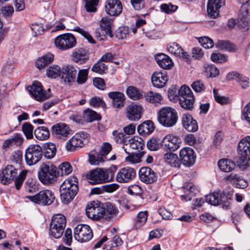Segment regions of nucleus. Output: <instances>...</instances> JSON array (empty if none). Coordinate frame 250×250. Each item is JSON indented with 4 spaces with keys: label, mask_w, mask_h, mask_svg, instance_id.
Listing matches in <instances>:
<instances>
[{
    "label": "nucleus",
    "mask_w": 250,
    "mask_h": 250,
    "mask_svg": "<svg viewBox=\"0 0 250 250\" xmlns=\"http://www.w3.org/2000/svg\"><path fill=\"white\" fill-rule=\"evenodd\" d=\"M61 175H67L72 171V167L68 162L62 163L59 167Z\"/></svg>",
    "instance_id": "62"
},
{
    "label": "nucleus",
    "mask_w": 250,
    "mask_h": 250,
    "mask_svg": "<svg viewBox=\"0 0 250 250\" xmlns=\"http://www.w3.org/2000/svg\"><path fill=\"white\" fill-rule=\"evenodd\" d=\"M226 181H229L236 188L244 189L248 186V182L240 175L231 174L225 178Z\"/></svg>",
    "instance_id": "29"
},
{
    "label": "nucleus",
    "mask_w": 250,
    "mask_h": 250,
    "mask_svg": "<svg viewBox=\"0 0 250 250\" xmlns=\"http://www.w3.org/2000/svg\"><path fill=\"white\" fill-rule=\"evenodd\" d=\"M143 112L142 105L132 104L126 108V116L130 121H138L141 119Z\"/></svg>",
    "instance_id": "24"
},
{
    "label": "nucleus",
    "mask_w": 250,
    "mask_h": 250,
    "mask_svg": "<svg viewBox=\"0 0 250 250\" xmlns=\"http://www.w3.org/2000/svg\"><path fill=\"white\" fill-rule=\"evenodd\" d=\"M27 89L32 97L38 101H44L52 96L51 94L43 89L42 83L38 81H34L32 85L27 86Z\"/></svg>",
    "instance_id": "11"
},
{
    "label": "nucleus",
    "mask_w": 250,
    "mask_h": 250,
    "mask_svg": "<svg viewBox=\"0 0 250 250\" xmlns=\"http://www.w3.org/2000/svg\"><path fill=\"white\" fill-rule=\"evenodd\" d=\"M164 159L165 162L170 166L176 168H179L180 167V160L176 154L171 152L167 153L164 155Z\"/></svg>",
    "instance_id": "40"
},
{
    "label": "nucleus",
    "mask_w": 250,
    "mask_h": 250,
    "mask_svg": "<svg viewBox=\"0 0 250 250\" xmlns=\"http://www.w3.org/2000/svg\"><path fill=\"white\" fill-rule=\"evenodd\" d=\"M35 137L40 140H45L50 136V131L45 126H40L35 129L34 132Z\"/></svg>",
    "instance_id": "42"
},
{
    "label": "nucleus",
    "mask_w": 250,
    "mask_h": 250,
    "mask_svg": "<svg viewBox=\"0 0 250 250\" xmlns=\"http://www.w3.org/2000/svg\"><path fill=\"white\" fill-rule=\"evenodd\" d=\"M151 79L154 87L162 88L166 85L168 81L167 72L165 70L155 71L152 75Z\"/></svg>",
    "instance_id": "23"
},
{
    "label": "nucleus",
    "mask_w": 250,
    "mask_h": 250,
    "mask_svg": "<svg viewBox=\"0 0 250 250\" xmlns=\"http://www.w3.org/2000/svg\"><path fill=\"white\" fill-rule=\"evenodd\" d=\"M72 56L73 61L80 64L85 63L89 59L88 53L82 48L76 49L73 52Z\"/></svg>",
    "instance_id": "33"
},
{
    "label": "nucleus",
    "mask_w": 250,
    "mask_h": 250,
    "mask_svg": "<svg viewBox=\"0 0 250 250\" xmlns=\"http://www.w3.org/2000/svg\"><path fill=\"white\" fill-rule=\"evenodd\" d=\"M167 51L177 57L182 58L187 62L190 61V56L187 52L184 51L181 46L176 42H172L167 45Z\"/></svg>",
    "instance_id": "22"
},
{
    "label": "nucleus",
    "mask_w": 250,
    "mask_h": 250,
    "mask_svg": "<svg viewBox=\"0 0 250 250\" xmlns=\"http://www.w3.org/2000/svg\"><path fill=\"white\" fill-rule=\"evenodd\" d=\"M126 94L128 97L133 100H138L143 98V92L137 88L129 86L126 89Z\"/></svg>",
    "instance_id": "43"
},
{
    "label": "nucleus",
    "mask_w": 250,
    "mask_h": 250,
    "mask_svg": "<svg viewBox=\"0 0 250 250\" xmlns=\"http://www.w3.org/2000/svg\"><path fill=\"white\" fill-rule=\"evenodd\" d=\"M28 198L37 204L42 206H49L53 203L55 199V196L51 190L44 189L40 191L35 195L29 196Z\"/></svg>",
    "instance_id": "8"
},
{
    "label": "nucleus",
    "mask_w": 250,
    "mask_h": 250,
    "mask_svg": "<svg viewBox=\"0 0 250 250\" xmlns=\"http://www.w3.org/2000/svg\"><path fill=\"white\" fill-rule=\"evenodd\" d=\"M23 138L21 134L16 133L11 138L6 140L2 144V148L7 149L13 146H19L23 143Z\"/></svg>",
    "instance_id": "36"
},
{
    "label": "nucleus",
    "mask_w": 250,
    "mask_h": 250,
    "mask_svg": "<svg viewBox=\"0 0 250 250\" xmlns=\"http://www.w3.org/2000/svg\"><path fill=\"white\" fill-rule=\"evenodd\" d=\"M88 134L84 131L76 133L66 143V149L70 151H74L77 147H82L86 141Z\"/></svg>",
    "instance_id": "13"
},
{
    "label": "nucleus",
    "mask_w": 250,
    "mask_h": 250,
    "mask_svg": "<svg viewBox=\"0 0 250 250\" xmlns=\"http://www.w3.org/2000/svg\"><path fill=\"white\" fill-rule=\"evenodd\" d=\"M123 6L119 0H107L105 4V10L111 16L119 15L122 11Z\"/></svg>",
    "instance_id": "25"
},
{
    "label": "nucleus",
    "mask_w": 250,
    "mask_h": 250,
    "mask_svg": "<svg viewBox=\"0 0 250 250\" xmlns=\"http://www.w3.org/2000/svg\"><path fill=\"white\" fill-rule=\"evenodd\" d=\"M33 126L28 122H25L22 125V131L27 139L33 137Z\"/></svg>",
    "instance_id": "55"
},
{
    "label": "nucleus",
    "mask_w": 250,
    "mask_h": 250,
    "mask_svg": "<svg viewBox=\"0 0 250 250\" xmlns=\"http://www.w3.org/2000/svg\"><path fill=\"white\" fill-rule=\"evenodd\" d=\"M62 75V68L58 65L54 64L46 69V76L48 78H56Z\"/></svg>",
    "instance_id": "48"
},
{
    "label": "nucleus",
    "mask_w": 250,
    "mask_h": 250,
    "mask_svg": "<svg viewBox=\"0 0 250 250\" xmlns=\"http://www.w3.org/2000/svg\"><path fill=\"white\" fill-rule=\"evenodd\" d=\"M205 68L206 69V73L207 77H215L219 74V70L214 65H208Z\"/></svg>",
    "instance_id": "60"
},
{
    "label": "nucleus",
    "mask_w": 250,
    "mask_h": 250,
    "mask_svg": "<svg viewBox=\"0 0 250 250\" xmlns=\"http://www.w3.org/2000/svg\"><path fill=\"white\" fill-rule=\"evenodd\" d=\"M178 89L176 85H172L170 87L167 92V96L170 101L179 100Z\"/></svg>",
    "instance_id": "64"
},
{
    "label": "nucleus",
    "mask_w": 250,
    "mask_h": 250,
    "mask_svg": "<svg viewBox=\"0 0 250 250\" xmlns=\"http://www.w3.org/2000/svg\"><path fill=\"white\" fill-rule=\"evenodd\" d=\"M158 64L164 69H170L173 65V62L169 56L165 54H159L155 56Z\"/></svg>",
    "instance_id": "31"
},
{
    "label": "nucleus",
    "mask_w": 250,
    "mask_h": 250,
    "mask_svg": "<svg viewBox=\"0 0 250 250\" xmlns=\"http://www.w3.org/2000/svg\"><path fill=\"white\" fill-rule=\"evenodd\" d=\"M74 237L79 242H87L92 238L93 232L89 226L79 224L74 229Z\"/></svg>",
    "instance_id": "12"
},
{
    "label": "nucleus",
    "mask_w": 250,
    "mask_h": 250,
    "mask_svg": "<svg viewBox=\"0 0 250 250\" xmlns=\"http://www.w3.org/2000/svg\"><path fill=\"white\" fill-rule=\"evenodd\" d=\"M216 46L221 49L225 50L229 52H234L235 46L228 41L220 40L216 43Z\"/></svg>",
    "instance_id": "49"
},
{
    "label": "nucleus",
    "mask_w": 250,
    "mask_h": 250,
    "mask_svg": "<svg viewBox=\"0 0 250 250\" xmlns=\"http://www.w3.org/2000/svg\"><path fill=\"white\" fill-rule=\"evenodd\" d=\"M154 128V123L150 120H147L138 125L137 130L140 135H146L151 134Z\"/></svg>",
    "instance_id": "38"
},
{
    "label": "nucleus",
    "mask_w": 250,
    "mask_h": 250,
    "mask_svg": "<svg viewBox=\"0 0 250 250\" xmlns=\"http://www.w3.org/2000/svg\"><path fill=\"white\" fill-rule=\"evenodd\" d=\"M139 176L141 181L146 184H151L156 181L157 174L150 167H142L139 171Z\"/></svg>",
    "instance_id": "21"
},
{
    "label": "nucleus",
    "mask_w": 250,
    "mask_h": 250,
    "mask_svg": "<svg viewBox=\"0 0 250 250\" xmlns=\"http://www.w3.org/2000/svg\"><path fill=\"white\" fill-rule=\"evenodd\" d=\"M79 188L73 187L70 191H60V197L62 202L65 204L70 203L75 197L78 193Z\"/></svg>",
    "instance_id": "37"
},
{
    "label": "nucleus",
    "mask_w": 250,
    "mask_h": 250,
    "mask_svg": "<svg viewBox=\"0 0 250 250\" xmlns=\"http://www.w3.org/2000/svg\"><path fill=\"white\" fill-rule=\"evenodd\" d=\"M108 95L112 100V103L114 107L120 108L124 106L125 96L123 93L118 91H113L108 93Z\"/></svg>",
    "instance_id": "34"
},
{
    "label": "nucleus",
    "mask_w": 250,
    "mask_h": 250,
    "mask_svg": "<svg viewBox=\"0 0 250 250\" xmlns=\"http://www.w3.org/2000/svg\"><path fill=\"white\" fill-rule=\"evenodd\" d=\"M181 140L178 136L172 134L166 135L161 142V146L167 151H175L180 147Z\"/></svg>",
    "instance_id": "15"
},
{
    "label": "nucleus",
    "mask_w": 250,
    "mask_h": 250,
    "mask_svg": "<svg viewBox=\"0 0 250 250\" xmlns=\"http://www.w3.org/2000/svg\"><path fill=\"white\" fill-rule=\"evenodd\" d=\"M116 37L120 40L126 39L129 36V28L128 26H122L115 31Z\"/></svg>",
    "instance_id": "53"
},
{
    "label": "nucleus",
    "mask_w": 250,
    "mask_h": 250,
    "mask_svg": "<svg viewBox=\"0 0 250 250\" xmlns=\"http://www.w3.org/2000/svg\"><path fill=\"white\" fill-rule=\"evenodd\" d=\"M136 176V170L132 167H126L121 168L117 172L116 179L120 183H127L133 180Z\"/></svg>",
    "instance_id": "16"
},
{
    "label": "nucleus",
    "mask_w": 250,
    "mask_h": 250,
    "mask_svg": "<svg viewBox=\"0 0 250 250\" xmlns=\"http://www.w3.org/2000/svg\"><path fill=\"white\" fill-rule=\"evenodd\" d=\"M18 169L13 165H7L0 174V180L3 185L11 183L18 175Z\"/></svg>",
    "instance_id": "17"
},
{
    "label": "nucleus",
    "mask_w": 250,
    "mask_h": 250,
    "mask_svg": "<svg viewBox=\"0 0 250 250\" xmlns=\"http://www.w3.org/2000/svg\"><path fill=\"white\" fill-rule=\"evenodd\" d=\"M239 165L246 166L250 161V136L241 139L237 146Z\"/></svg>",
    "instance_id": "6"
},
{
    "label": "nucleus",
    "mask_w": 250,
    "mask_h": 250,
    "mask_svg": "<svg viewBox=\"0 0 250 250\" xmlns=\"http://www.w3.org/2000/svg\"><path fill=\"white\" fill-rule=\"evenodd\" d=\"M54 55L51 53H47L37 59L35 66L39 69L44 68L53 62Z\"/></svg>",
    "instance_id": "32"
},
{
    "label": "nucleus",
    "mask_w": 250,
    "mask_h": 250,
    "mask_svg": "<svg viewBox=\"0 0 250 250\" xmlns=\"http://www.w3.org/2000/svg\"><path fill=\"white\" fill-rule=\"evenodd\" d=\"M185 189V194L181 196V199L182 201L187 202L191 200L192 197L194 196L193 190L194 188L191 185H185L184 187Z\"/></svg>",
    "instance_id": "50"
},
{
    "label": "nucleus",
    "mask_w": 250,
    "mask_h": 250,
    "mask_svg": "<svg viewBox=\"0 0 250 250\" xmlns=\"http://www.w3.org/2000/svg\"><path fill=\"white\" fill-rule=\"evenodd\" d=\"M76 39L71 33H65L57 36L54 41L56 46L62 50H65L74 47Z\"/></svg>",
    "instance_id": "10"
},
{
    "label": "nucleus",
    "mask_w": 250,
    "mask_h": 250,
    "mask_svg": "<svg viewBox=\"0 0 250 250\" xmlns=\"http://www.w3.org/2000/svg\"><path fill=\"white\" fill-rule=\"evenodd\" d=\"M218 165L220 170L225 172L232 171L236 167V165L233 161L225 159L220 160L218 162Z\"/></svg>",
    "instance_id": "39"
},
{
    "label": "nucleus",
    "mask_w": 250,
    "mask_h": 250,
    "mask_svg": "<svg viewBox=\"0 0 250 250\" xmlns=\"http://www.w3.org/2000/svg\"><path fill=\"white\" fill-rule=\"evenodd\" d=\"M26 176V171L22 170L19 175L15 178V185L16 189L19 190Z\"/></svg>",
    "instance_id": "57"
},
{
    "label": "nucleus",
    "mask_w": 250,
    "mask_h": 250,
    "mask_svg": "<svg viewBox=\"0 0 250 250\" xmlns=\"http://www.w3.org/2000/svg\"><path fill=\"white\" fill-rule=\"evenodd\" d=\"M88 161L91 165H99L100 163L104 162V157L101 153L95 150L91 151L88 154Z\"/></svg>",
    "instance_id": "45"
},
{
    "label": "nucleus",
    "mask_w": 250,
    "mask_h": 250,
    "mask_svg": "<svg viewBox=\"0 0 250 250\" xmlns=\"http://www.w3.org/2000/svg\"><path fill=\"white\" fill-rule=\"evenodd\" d=\"M60 173L58 168L53 164L42 163L39 168L38 175L39 180L44 185H49L54 183Z\"/></svg>",
    "instance_id": "1"
},
{
    "label": "nucleus",
    "mask_w": 250,
    "mask_h": 250,
    "mask_svg": "<svg viewBox=\"0 0 250 250\" xmlns=\"http://www.w3.org/2000/svg\"><path fill=\"white\" fill-rule=\"evenodd\" d=\"M100 202L93 201L88 204L86 207L85 212L88 218H93L96 220H100L101 218H98L101 213Z\"/></svg>",
    "instance_id": "30"
},
{
    "label": "nucleus",
    "mask_w": 250,
    "mask_h": 250,
    "mask_svg": "<svg viewBox=\"0 0 250 250\" xmlns=\"http://www.w3.org/2000/svg\"><path fill=\"white\" fill-rule=\"evenodd\" d=\"M99 0H83L84 8L87 12H95Z\"/></svg>",
    "instance_id": "51"
},
{
    "label": "nucleus",
    "mask_w": 250,
    "mask_h": 250,
    "mask_svg": "<svg viewBox=\"0 0 250 250\" xmlns=\"http://www.w3.org/2000/svg\"><path fill=\"white\" fill-rule=\"evenodd\" d=\"M218 197L219 194L218 191L214 192L212 194L206 196V201L211 205L217 206L219 205Z\"/></svg>",
    "instance_id": "58"
},
{
    "label": "nucleus",
    "mask_w": 250,
    "mask_h": 250,
    "mask_svg": "<svg viewBox=\"0 0 250 250\" xmlns=\"http://www.w3.org/2000/svg\"><path fill=\"white\" fill-rule=\"evenodd\" d=\"M84 118L89 122L101 119V116L96 112L91 109H87L84 111Z\"/></svg>",
    "instance_id": "52"
},
{
    "label": "nucleus",
    "mask_w": 250,
    "mask_h": 250,
    "mask_svg": "<svg viewBox=\"0 0 250 250\" xmlns=\"http://www.w3.org/2000/svg\"><path fill=\"white\" fill-rule=\"evenodd\" d=\"M182 123L183 126L188 131L194 132L198 129L197 121L189 114L183 115Z\"/></svg>",
    "instance_id": "28"
},
{
    "label": "nucleus",
    "mask_w": 250,
    "mask_h": 250,
    "mask_svg": "<svg viewBox=\"0 0 250 250\" xmlns=\"http://www.w3.org/2000/svg\"><path fill=\"white\" fill-rule=\"evenodd\" d=\"M89 104L91 106L94 107H101L104 109L106 108V104L104 101L98 97L92 98L89 102Z\"/></svg>",
    "instance_id": "63"
},
{
    "label": "nucleus",
    "mask_w": 250,
    "mask_h": 250,
    "mask_svg": "<svg viewBox=\"0 0 250 250\" xmlns=\"http://www.w3.org/2000/svg\"><path fill=\"white\" fill-rule=\"evenodd\" d=\"M66 220L64 215L56 214L52 217L50 225V235L55 238H60L64 232Z\"/></svg>",
    "instance_id": "3"
},
{
    "label": "nucleus",
    "mask_w": 250,
    "mask_h": 250,
    "mask_svg": "<svg viewBox=\"0 0 250 250\" xmlns=\"http://www.w3.org/2000/svg\"><path fill=\"white\" fill-rule=\"evenodd\" d=\"M113 21L107 17H103L100 21V27L97 28L95 31V36L99 38L101 41L104 40L105 37L108 35L112 38L113 34L112 31Z\"/></svg>",
    "instance_id": "9"
},
{
    "label": "nucleus",
    "mask_w": 250,
    "mask_h": 250,
    "mask_svg": "<svg viewBox=\"0 0 250 250\" xmlns=\"http://www.w3.org/2000/svg\"><path fill=\"white\" fill-rule=\"evenodd\" d=\"M178 119L176 110L170 107L161 108L158 112L157 119L163 126L170 127L176 125Z\"/></svg>",
    "instance_id": "2"
},
{
    "label": "nucleus",
    "mask_w": 250,
    "mask_h": 250,
    "mask_svg": "<svg viewBox=\"0 0 250 250\" xmlns=\"http://www.w3.org/2000/svg\"><path fill=\"white\" fill-rule=\"evenodd\" d=\"M218 192L219 194V205L222 204L223 208H228L232 199V193L225 190L222 191H218Z\"/></svg>",
    "instance_id": "35"
},
{
    "label": "nucleus",
    "mask_w": 250,
    "mask_h": 250,
    "mask_svg": "<svg viewBox=\"0 0 250 250\" xmlns=\"http://www.w3.org/2000/svg\"><path fill=\"white\" fill-rule=\"evenodd\" d=\"M143 97L146 101L152 104L159 103L162 100V97L160 94L152 91L145 93Z\"/></svg>",
    "instance_id": "46"
},
{
    "label": "nucleus",
    "mask_w": 250,
    "mask_h": 250,
    "mask_svg": "<svg viewBox=\"0 0 250 250\" xmlns=\"http://www.w3.org/2000/svg\"><path fill=\"white\" fill-rule=\"evenodd\" d=\"M179 104L181 107L191 110L194 107L195 99L191 90L186 85H182L178 90Z\"/></svg>",
    "instance_id": "4"
},
{
    "label": "nucleus",
    "mask_w": 250,
    "mask_h": 250,
    "mask_svg": "<svg viewBox=\"0 0 250 250\" xmlns=\"http://www.w3.org/2000/svg\"><path fill=\"white\" fill-rule=\"evenodd\" d=\"M101 213L98 218H105L106 220H110L118 214L119 211L116 207L109 202L102 203L101 206Z\"/></svg>",
    "instance_id": "18"
},
{
    "label": "nucleus",
    "mask_w": 250,
    "mask_h": 250,
    "mask_svg": "<svg viewBox=\"0 0 250 250\" xmlns=\"http://www.w3.org/2000/svg\"><path fill=\"white\" fill-rule=\"evenodd\" d=\"M88 71L87 69H83L77 71V82L78 84H83L87 80Z\"/></svg>",
    "instance_id": "56"
},
{
    "label": "nucleus",
    "mask_w": 250,
    "mask_h": 250,
    "mask_svg": "<svg viewBox=\"0 0 250 250\" xmlns=\"http://www.w3.org/2000/svg\"><path fill=\"white\" fill-rule=\"evenodd\" d=\"M107 66L100 60L96 62L92 67L91 71L98 73L99 74H103L105 73V71L107 70Z\"/></svg>",
    "instance_id": "54"
},
{
    "label": "nucleus",
    "mask_w": 250,
    "mask_h": 250,
    "mask_svg": "<svg viewBox=\"0 0 250 250\" xmlns=\"http://www.w3.org/2000/svg\"><path fill=\"white\" fill-rule=\"evenodd\" d=\"M77 75V69L72 65L68 64L62 68L61 79L67 83L75 82Z\"/></svg>",
    "instance_id": "20"
},
{
    "label": "nucleus",
    "mask_w": 250,
    "mask_h": 250,
    "mask_svg": "<svg viewBox=\"0 0 250 250\" xmlns=\"http://www.w3.org/2000/svg\"><path fill=\"white\" fill-rule=\"evenodd\" d=\"M109 169H104L101 168H96L90 170L86 174V178L89 180L91 185H96L104 183L109 180Z\"/></svg>",
    "instance_id": "7"
},
{
    "label": "nucleus",
    "mask_w": 250,
    "mask_h": 250,
    "mask_svg": "<svg viewBox=\"0 0 250 250\" xmlns=\"http://www.w3.org/2000/svg\"><path fill=\"white\" fill-rule=\"evenodd\" d=\"M240 12L236 23L237 25L242 31L248 30L250 26V17L249 15V11L242 7Z\"/></svg>",
    "instance_id": "26"
},
{
    "label": "nucleus",
    "mask_w": 250,
    "mask_h": 250,
    "mask_svg": "<svg viewBox=\"0 0 250 250\" xmlns=\"http://www.w3.org/2000/svg\"><path fill=\"white\" fill-rule=\"evenodd\" d=\"M196 159V155L193 149L189 147H183L179 152V160L181 164L186 167L193 166Z\"/></svg>",
    "instance_id": "14"
},
{
    "label": "nucleus",
    "mask_w": 250,
    "mask_h": 250,
    "mask_svg": "<svg viewBox=\"0 0 250 250\" xmlns=\"http://www.w3.org/2000/svg\"><path fill=\"white\" fill-rule=\"evenodd\" d=\"M147 216L148 214L146 211H140L138 213L134 220V227L136 229L140 228L146 223Z\"/></svg>",
    "instance_id": "47"
},
{
    "label": "nucleus",
    "mask_w": 250,
    "mask_h": 250,
    "mask_svg": "<svg viewBox=\"0 0 250 250\" xmlns=\"http://www.w3.org/2000/svg\"><path fill=\"white\" fill-rule=\"evenodd\" d=\"M56 153V147L55 144L52 143H48L45 144L43 155L44 157L50 159L53 158Z\"/></svg>",
    "instance_id": "44"
},
{
    "label": "nucleus",
    "mask_w": 250,
    "mask_h": 250,
    "mask_svg": "<svg viewBox=\"0 0 250 250\" xmlns=\"http://www.w3.org/2000/svg\"><path fill=\"white\" fill-rule=\"evenodd\" d=\"M74 186L79 188L78 181L76 177L73 176L63 181L60 186V191H70L72 189V187Z\"/></svg>",
    "instance_id": "41"
},
{
    "label": "nucleus",
    "mask_w": 250,
    "mask_h": 250,
    "mask_svg": "<svg viewBox=\"0 0 250 250\" xmlns=\"http://www.w3.org/2000/svg\"><path fill=\"white\" fill-rule=\"evenodd\" d=\"M71 129L69 126L62 123H57L53 125L51 128V132L52 135L57 138L63 140H66L70 134Z\"/></svg>",
    "instance_id": "19"
},
{
    "label": "nucleus",
    "mask_w": 250,
    "mask_h": 250,
    "mask_svg": "<svg viewBox=\"0 0 250 250\" xmlns=\"http://www.w3.org/2000/svg\"><path fill=\"white\" fill-rule=\"evenodd\" d=\"M112 134L114 136V139L117 143H124V145L127 146V139L125 137V135L123 132H119L117 130H114L112 132Z\"/></svg>",
    "instance_id": "59"
},
{
    "label": "nucleus",
    "mask_w": 250,
    "mask_h": 250,
    "mask_svg": "<svg viewBox=\"0 0 250 250\" xmlns=\"http://www.w3.org/2000/svg\"><path fill=\"white\" fill-rule=\"evenodd\" d=\"M43 156V150L39 145H30L26 148L24 158L26 164L32 166L40 162Z\"/></svg>",
    "instance_id": "5"
},
{
    "label": "nucleus",
    "mask_w": 250,
    "mask_h": 250,
    "mask_svg": "<svg viewBox=\"0 0 250 250\" xmlns=\"http://www.w3.org/2000/svg\"><path fill=\"white\" fill-rule=\"evenodd\" d=\"M225 4V0H208L207 4V12L208 16L214 19L219 15V9Z\"/></svg>",
    "instance_id": "27"
},
{
    "label": "nucleus",
    "mask_w": 250,
    "mask_h": 250,
    "mask_svg": "<svg viewBox=\"0 0 250 250\" xmlns=\"http://www.w3.org/2000/svg\"><path fill=\"white\" fill-rule=\"evenodd\" d=\"M198 41L205 48H212L214 45L213 41L208 37H200L198 38Z\"/></svg>",
    "instance_id": "61"
}]
</instances>
